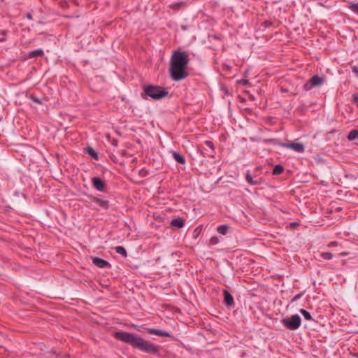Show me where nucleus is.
Segmentation results:
<instances>
[{"label": "nucleus", "instance_id": "obj_11", "mask_svg": "<svg viewBox=\"0 0 358 358\" xmlns=\"http://www.w3.org/2000/svg\"><path fill=\"white\" fill-rule=\"evenodd\" d=\"M91 199L93 202L97 203L99 207L104 210H108L109 208V201L107 200H103L101 199H99L96 196H91Z\"/></svg>", "mask_w": 358, "mask_h": 358}, {"label": "nucleus", "instance_id": "obj_4", "mask_svg": "<svg viewBox=\"0 0 358 358\" xmlns=\"http://www.w3.org/2000/svg\"><path fill=\"white\" fill-rule=\"evenodd\" d=\"M280 322L289 330H296L301 324V319L299 315L295 314L289 317L282 318Z\"/></svg>", "mask_w": 358, "mask_h": 358}, {"label": "nucleus", "instance_id": "obj_18", "mask_svg": "<svg viewBox=\"0 0 358 358\" xmlns=\"http://www.w3.org/2000/svg\"><path fill=\"white\" fill-rule=\"evenodd\" d=\"M347 138L349 141H354V140L358 139V130L357 129L351 130L349 132V134L347 136Z\"/></svg>", "mask_w": 358, "mask_h": 358}, {"label": "nucleus", "instance_id": "obj_35", "mask_svg": "<svg viewBox=\"0 0 358 358\" xmlns=\"http://www.w3.org/2000/svg\"><path fill=\"white\" fill-rule=\"evenodd\" d=\"M272 24V23L270 22V21H265L264 22V25L265 27H268L269 26H271Z\"/></svg>", "mask_w": 358, "mask_h": 358}, {"label": "nucleus", "instance_id": "obj_33", "mask_svg": "<svg viewBox=\"0 0 358 358\" xmlns=\"http://www.w3.org/2000/svg\"><path fill=\"white\" fill-rule=\"evenodd\" d=\"M352 99H353V101L357 104V106H358V94H354L352 95Z\"/></svg>", "mask_w": 358, "mask_h": 358}, {"label": "nucleus", "instance_id": "obj_14", "mask_svg": "<svg viewBox=\"0 0 358 358\" xmlns=\"http://www.w3.org/2000/svg\"><path fill=\"white\" fill-rule=\"evenodd\" d=\"M171 225L178 229L182 228L185 225V220L180 217L173 219L171 222Z\"/></svg>", "mask_w": 358, "mask_h": 358}, {"label": "nucleus", "instance_id": "obj_26", "mask_svg": "<svg viewBox=\"0 0 358 358\" xmlns=\"http://www.w3.org/2000/svg\"><path fill=\"white\" fill-rule=\"evenodd\" d=\"M29 99L33 101L34 102L36 103H38V104H43V101L41 99L36 97L34 94H31L29 96Z\"/></svg>", "mask_w": 358, "mask_h": 358}, {"label": "nucleus", "instance_id": "obj_17", "mask_svg": "<svg viewBox=\"0 0 358 358\" xmlns=\"http://www.w3.org/2000/svg\"><path fill=\"white\" fill-rule=\"evenodd\" d=\"M87 153L93 159L97 160L99 158L98 153L90 146L86 148Z\"/></svg>", "mask_w": 358, "mask_h": 358}, {"label": "nucleus", "instance_id": "obj_6", "mask_svg": "<svg viewBox=\"0 0 358 358\" xmlns=\"http://www.w3.org/2000/svg\"><path fill=\"white\" fill-rule=\"evenodd\" d=\"M324 82V79L323 78L315 75L303 85V88L305 91H309L313 87L321 86Z\"/></svg>", "mask_w": 358, "mask_h": 358}, {"label": "nucleus", "instance_id": "obj_2", "mask_svg": "<svg viewBox=\"0 0 358 358\" xmlns=\"http://www.w3.org/2000/svg\"><path fill=\"white\" fill-rule=\"evenodd\" d=\"M189 61V54L187 52L181 50L173 52L169 68L170 76L173 80L180 81L188 76L187 68Z\"/></svg>", "mask_w": 358, "mask_h": 358}, {"label": "nucleus", "instance_id": "obj_20", "mask_svg": "<svg viewBox=\"0 0 358 358\" xmlns=\"http://www.w3.org/2000/svg\"><path fill=\"white\" fill-rule=\"evenodd\" d=\"M284 171V167L280 164H277L273 169V175H280Z\"/></svg>", "mask_w": 358, "mask_h": 358}, {"label": "nucleus", "instance_id": "obj_1", "mask_svg": "<svg viewBox=\"0 0 358 358\" xmlns=\"http://www.w3.org/2000/svg\"><path fill=\"white\" fill-rule=\"evenodd\" d=\"M114 336L115 338L130 345L143 352L154 355H159V354L160 346L143 339L137 334L119 331L115 333Z\"/></svg>", "mask_w": 358, "mask_h": 358}, {"label": "nucleus", "instance_id": "obj_23", "mask_svg": "<svg viewBox=\"0 0 358 358\" xmlns=\"http://www.w3.org/2000/svg\"><path fill=\"white\" fill-rule=\"evenodd\" d=\"M320 257L324 259L330 260L333 258L334 255L329 252H324L320 253Z\"/></svg>", "mask_w": 358, "mask_h": 358}, {"label": "nucleus", "instance_id": "obj_24", "mask_svg": "<svg viewBox=\"0 0 358 358\" xmlns=\"http://www.w3.org/2000/svg\"><path fill=\"white\" fill-rule=\"evenodd\" d=\"M300 313L302 314V315L303 316L305 320H312L311 314L308 311H307L304 309H301Z\"/></svg>", "mask_w": 358, "mask_h": 358}, {"label": "nucleus", "instance_id": "obj_19", "mask_svg": "<svg viewBox=\"0 0 358 358\" xmlns=\"http://www.w3.org/2000/svg\"><path fill=\"white\" fill-rule=\"evenodd\" d=\"M229 229V225L222 224V225H220V226L217 227V231L220 234L225 235V234H227Z\"/></svg>", "mask_w": 358, "mask_h": 358}, {"label": "nucleus", "instance_id": "obj_7", "mask_svg": "<svg viewBox=\"0 0 358 358\" xmlns=\"http://www.w3.org/2000/svg\"><path fill=\"white\" fill-rule=\"evenodd\" d=\"M282 147L292 149L299 153H302L305 150L304 145L301 143L292 142L289 143H284L282 145Z\"/></svg>", "mask_w": 358, "mask_h": 358}, {"label": "nucleus", "instance_id": "obj_30", "mask_svg": "<svg viewBox=\"0 0 358 358\" xmlns=\"http://www.w3.org/2000/svg\"><path fill=\"white\" fill-rule=\"evenodd\" d=\"M303 295V292H301V293L296 294L294 298H292L291 302H294V301L299 300V299H301Z\"/></svg>", "mask_w": 358, "mask_h": 358}, {"label": "nucleus", "instance_id": "obj_12", "mask_svg": "<svg viewBox=\"0 0 358 358\" xmlns=\"http://www.w3.org/2000/svg\"><path fill=\"white\" fill-rule=\"evenodd\" d=\"M44 55V52L42 49H37L30 51L27 55V59L41 57Z\"/></svg>", "mask_w": 358, "mask_h": 358}, {"label": "nucleus", "instance_id": "obj_27", "mask_svg": "<svg viewBox=\"0 0 358 358\" xmlns=\"http://www.w3.org/2000/svg\"><path fill=\"white\" fill-rule=\"evenodd\" d=\"M184 3L183 2H177V3H175L173 4H171L169 6V7L171 8H173V9H175V10H178L182 5H183Z\"/></svg>", "mask_w": 358, "mask_h": 358}, {"label": "nucleus", "instance_id": "obj_3", "mask_svg": "<svg viewBox=\"0 0 358 358\" xmlns=\"http://www.w3.org/2000/svg\"><path fill=\"white\" fill-rule=\"evenodd\" d=\"M169 94V92L159 85H148L143 87V92L141 94V97L143 99H147L150 97L154 100H159Z\"/></svg>", "mask_w": 358, "mask_h": 358}, {"label": "nucleus", "instance_id": "obj_31", "mask_svg": "<svg viewBox=\"0 0 358 358\" xmlns=\"http://www.w3.org/2000/svg\"><path fill=\"white\" fill-rule=\"evenodd\" d=\"M238 83L245 86V85H248L249 84V80H246V79H242L241 80L238 81Z\"/></svg>", "mask_w": 358, "mask_h": 358}, {"label": "nucleus", "instance_id": "obj_34", "mask_svg": "<svg viewBox=\"0 0 358 358\" xmlns=\"http://www.w3.org/2000/svg\"><path fill=\"white\" fill-rule=\"evenodd\" d=\"M338 242H336V241H332V242H331V243H329L328 244V247H329V248H331V247H336V246H337V245H338Z\"/></svg>", "mask_w": 358, "mask_h": 358}, {"label": "nucleus", "instance_id": "obj_15", "mask_svg": "<svg viewBox=\"0 0 358 358\" xmlns=\"http://www.w3.org/2000/svg\"><path fill=\"white\" fill-rule=\"evenodd\" d=\"M173 157L174 159L180 164H185V157L179 154L178 152L176 151H173Z\"/></svg>", "mask_w": 358, "mask_h": 358}, {"label": "nucleus", "instance_id": "obj_28", "mask_svg": "<svg viewBox=\"0 0 358 358\" xmlns=\"http://www.w3.org/2000/svg\"><path fill=\"white\" fill-rule=\"evenodd\" d=\"M220 240L217 236H213L210 239V245H216L219 243Z\"/></svg>", "mask_w": 358, "mask_h": 358}, {"label": "nucleus", "instance_id": "obj_36", "mask_svg": "<svg viewBox=\"0 0 358 358\" xmlns=\"http://www.w3.org/2000/svg\"><path fill=\"white\" fill-rule=\"evenodd\" d=\"M27 17L29 20H32L33 19L32 15L31 13H29L27 14Z\"/></svg>", "mask_w": 358, "mask_h": 358}, {"label": "nucleus", "instance_id": "obj_13", "mask_svg": "<svg viewBox=\"0 0 358 358\" xmlns=\"http://www.w3.org/2000/svg\"><path fill=\"white\" fill-rule=\"evenodd\" d=\"M245 180L250 185H259L262 183V180H254L251 176L249 171H248L245 174Z\"/></svg>", "mask_w": 358, "mask_h": 358}, {"label": "nucleus", "instance_id": "obj_37", "mask_svg": "<svg viewBox=\"0 0 358 358\" xmlns=\"http://www.w3.org/2000/svg\"><path fill=\"white\" fill-rule=\"evenodd\" d=\"M357 144H358V143H357Z\"/></svg>", "mask_w": 358, "mask_h": 358}, {"label": "nucleus", "instance_id": "obj_10", "mask_svg": "<svg viewBox=\"0 0 358 358\" xmlns=\"http://www.w3.org/2000/svg\"><path fill=\"white\" fill-rule=\"evenodd\" d=\"M224 303L228 307H231L234 305V300L233 296L227 290H223Z\"/></svg>", "mask_w": 358, "mask_h": 358}, {"label": "nucleus", "instance_id": "obj_16", "mask_svg": "<svg viewBox=\"0 0 358 358\" xmlns=\"http://www.w3.org/2000/svg\"><path fill=\"white\" fill-rule=\"evenodd\" d=\"M348 8L358 15V1L348 2Z\"/></svg>", "mask_w": 358, "mask_h": 358}, {"label": "nucleus", "instance_id": "obj_22", "mask_svg": "<svg viewBox=\"0 0 358 358\" xmlns=\"http://www.w3.org/2000/svg\"><path fill=\"white\" fill-rule=\"evenodd\" d=\"M115 252L123 257H126L127 255V252L125 250V248L122 246H117L115 248Z\"/></svg>", "mask_w": 358, "mask_h": 358}, {"label": "nucleus", "instance_id": "obj_5", "mask_svg": "<svg viewBox=\"0 0 358 358\" xmlns=\"http://www.w3.org/2000/svg\"><path fill=\"white\" fill-rule=\"evenodd\" d=\"M138 331H145L150 334H154L162 337H172V335L164 330L157 329L155 328L143 327V326H138L136 324L132 325Z\"/></svg>", "mask_w": 358, "mask_h": 358}, {"label": "nucleus", "instance_id": "obj_25", "mask_svg": "<svg viewBox=\"0 0 358 358\" xmlns=\"http://www.w3.org/2000/svg\"><path fill=\"white\" fill-rule=\"evenodd\" d=\"M7 30H1L0 31V43L5 42L6 41V35L7 34Z\"/></svg>", "mask_w": 358, "mask_h": 358}, {"label": "nucleus", "instance_id": "obj_29", "mask_svg": "<svg viewBox=\"0 0 358 358\" xmlns=\"http://www.w3.org/2000/svg\"><path fill=\"white\" fill-rule=\"evenodd\" d=\"M205 145L206 146H208L209 148H210L212 150H214V145L213 143V142L210 141H205Z\"/></svg>", "mask_w": 358, "mask_h": 358}, {"label": "nucleus", "instance_id": "obj_32", "mask_svg": "<svg viewBox=\"0 0 358 358\" xmlns=\"http://www.w3.org/2000/svg\"><path fill=\"white\" fill-rule=\"evenodd\" d=\"M352 72L358 77V66H353L352 67Z\"/></svg>", "mask_w": 358, "mask_h": 358}, {"label": "nucleus", "instance_id": "obj_9", "mask_svg": "<svg viewBox=\"0 0 358 358\" xmlns=\"http://www.w3.org/2000/svg\"><path fill=\"white\" fill-rule=\"evenodd\" d=\"M92 263L99 268H110V264L106 260L101 259L100 257H92Z\"/></svg>", "mask_w": 358, "mask_h": 358}, {"label": "nucleus", "instance_id": "obj_8", "mask_svg": "<svg viewBox=\"0 0 358 358\" xmlns=\"http://www.w3.org/2000/svg\"><path fill=\"white\" fill-rule=\"evenodd\" d=\"M92 186L98 191L103 192L106 187V183L99 177L92 178Z\"/></svg>", "mask_w": 358, "mask_h": 358}, {"label": "nucleus", "instance_id": "obj_21", "mask_svg": "<svg viewBox=\"0 0 358 358\" xmlns=\"http://www.w3.org/2000/svg\"><path fill=\"white\" fill-rule=\"evenodd\" d=\"M265 143H269L275 145H280L282 147V145H283L285 143H281L278 139L276 138H269V139H265L264 141Z\"/></svg>", "mask_w": 358, "mask_h": 358}]
</instances>
